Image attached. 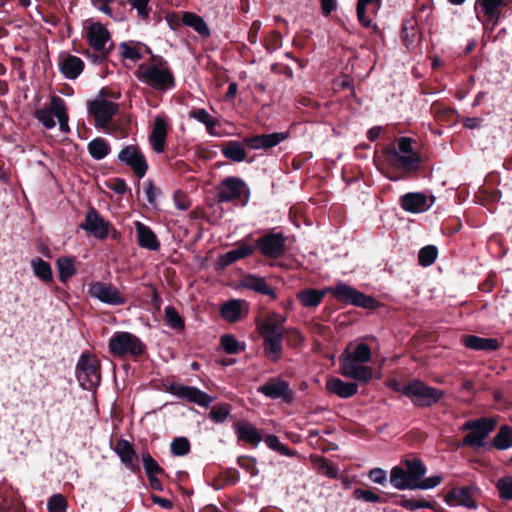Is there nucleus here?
<instances>
[{
  "label": "nucleus",
  "instance_id": "52",
  "mask_svg": "<svg viewBox=\"0 0 512 512\" xmlns=\"http://www.w3.org/2000/svg\"><path fill=\"white\" fill-rule=\"evenodd\" d=\"M353 497L356 500L364 501L367 503H382V498L369 489L356 488L353 491Z\"/></svg>",
  "mask_w": 512,
  "mask_h": 512
},
{
  "label": "nucleus",
  "instance_id": "44",
  "mask_svg": "<svg viewBox=\"0 0 512 512\" xmlns=\"http://www.w3.org/2000/svg\"><path fill=\"white\" fill-rule=\"evenodd\" d=\"M56 264L61 282L65 283L69 278L75 275L76 269L74 266V261L71 257H59Z\"/></svg>",
  "mask_w": 512,
  "mask_h": 512
},
{
  "label": "nucleus",
  "instance_id": "7",
  "mask_svg": "<svg viewBox=\"0 0 512 512\" xmlns=\"http://www.w3.org/2000/svg\"><path fill=\"white\" fill-rule=\"evenodd\" d=\"M327 290L338 302L366 309L378 307V301L374 297L365 295L342 281H338L333 287H327Z\"/></svg>",
  "mask_w": 512,
  "mask_h": 512
},
{
  "label": "nucleus",
  "instance_id": "15",
  "mask_svg": "<svg viewBox=\"0 0 512 512\" xmlns=\"http://www.w3.org/2000/svg\"><path fill=\"white\" fill-rule=\"evenodd\" d=\"M257 392L269 399H281L287 404L294 400V393L289 383L280 377L270 378L265 384L257 388Z\"/></svg>",
  "mask_w": 512,
  "mask_h": 512
},
{
  "label": "nucleus",
  "instance_id": "9",
  "mask_svg": "<svg viewBox=\"0 0 512 512\" xmlns=\"http://www.w3.org/2000/svg\"><path fill=\"white\" fill-rule=\"evenodd\" d=\"M76 376L80 385L87 390L96 388L101 381L99 365L88 355L82 354L76 366Z\"/></svg>",
  "mask_w": 512,
  "mask_h": 512
},
{
  "label": "nucleus",
  "instance_id": "33",
  "mask_svg": "<svg viewBox=\"0 0 512 512\" xmlns=\"http://www.w3.org/2000/svg\"><path fill=\"white\" fill-rule=\"evenodd\" d=\"M245 145L244 141L230 140L221 147V153L230 161L243 162L247 156Z\"/></svg>",
  "mask_w": 512,
  "mask_h": 512
},
{
  "label": "nucleus",
  "instance_id": "42",
  "mask_svg": "<svg viewBox=\"0 0 512 512\" xmlns=\"http://www.w3.org/2000/svg\"><path fill=\"white\" fill-rule=\"evenodd\" d=\"M395 504L409 511H415L418 509H434L433 503L430 501L408 498L405 495H400L399 500L395 501Z\"/></svg>",
  "mask_w": 512,
  "mask_h": 512
},
{
  "label": "nucleus",
  "instance_id": "19",
  "mask_svg": "<svg viewBox=\"0 0 512 512\" xmlns=\"http://www.w3.org/2000/svg\"><path fill=\"white\" fill-rule=\"evenodd\" d=\"M505 5L506 0H476L474 11L479 21H487L494 27L498 24L501 9Z\"/></svg>",
  "mask_w": 512,
  "mask_h": 512
},
{
  "label": "nucleus",
  "instance_id": "41",
  "mask_svg": "<svg viewBox=\"0 0 512 512\" xmlns=\"http://www.w3.org/2000/svg\"><path fill=\"white\" fill-rule=\"evenodd\" d=\"M53 109L59 121L60 130L64 133H68V113L65 101L61 97L53 96Z\"/></svg>",
  "mask_w": 512,
  "mask_h": 512
},
{
  "label": "nucleus",
  "instance_id": "58",
  "mask_svg": "<svg viewBox=\"0 0 512 512\" xmlns=\"http://www.w3.org/2000/svg\"><path fill=\"white\" fill-rule=\"evenodd\" d=\"M221 346L228 354H236L240 349L238 340L232 335H223L221 337Z\"/></svg>",
  "mask_w": 512,
  "mask_h": 512
},
{
  "label": "nucleus",
  "instance_id": "21",
  "mask_svg": "<svg viewBox=\"0 0 512 512\" xmlns=\"http://www.w3.org/2000/svg\"><path fill=\"white\" fill-rule=\"evenodd\" d=\"M289 137L288 132L259 134L244 139V143L252 150H268L276 147Z\"/></svg>",
  "mask_w": 512,
  "mask_h": 512
},
{
  "label": "nucleus",
  "instance_id": "51",
  "mask_svg": "<svg viewBox=\"0 0 512 512\" xmlns=\"http://www.w3.org/2000/svg\"><path fill=\"white\" fill-rule=\"evenodd\" d=\"M150 1L151 0H127L131 8L136 10L137 16L144 21L149 18L152 12Z\"/></svg>",
  "mask_w": 512,
  "mask_h": 512
},
{
  "label": "nucleus",
  "instance_id": "37",
  "mask_svg": "<svg viewBox=\"0 0 512 512\" xmlns=\"http://www.w3.org/2000/svg\"><path fill=\"white\" fill-rule=\"evenodd\" d=\"M381 7L380 0H358L356 13L359 22L366 28L372 25V20L366 16V11L377 12Z\"/></svg>",
  "mask_w": 512,
  "mask_h": 512
},
{
  "label": "nucleus",
  "instance_id": "12",
  "mask_svg": "<svg viewBox=\"0 0 512 512\" xmlns=\"http://www.w3.org/2000/svg\"><path fill=\"white\" fill-rule=\"evenodd\" d=\"M494 425V421L487 418H479L465 422L462 425L461 430L470 431V433L464 437L463 444L482 446L483 440L494 429Z\"/></svg>",
  "mask_w": 512,
  "mask_h": 512
},
{
  "label": "nucleus",
  "instance_id": "45",
  "mask_svg": "<svg viewBox=\"0 0 512 512\" xmlns=\"http://www.w3.org/2000/svg\"><path fill=\"white\" fill-rule=\"evenodd\" d=\"M493 445L498 450H506L512 447V429L507 425L501 426L494 436Z\"/></svg>",
  "mask_w": 512,
  "mask_h": 512
},
{
  "label": "nucleus",
  "instance_id": "5",
  "mask_svg": "<svg viewBox=\"0 0 512 512\" xmlns=\"http://www.w3.org/2000/svg\"><path fill=\"white\" fill-rule=\"evenodd\" d=\"M394 389L411 399L416 407H430L443 397L442 390L426 385L420 380H412L411 382Z\"/></svg>",
  "mask_w": 512,
  "mask_h": 512
},
{
  "label": "nucleus",
  "instance_id": "48",
  "mask_svg": "<svg viewBox=\"0 0 512 512\" xmlns=\"http://www.w3.org/2000/svg\"><path fill=\"white\" fill-rule=\"evenodd\" d=\"M232 408L229 404H220L214 406L209 412V418L216 424L224 423L229 417Z\"/></svg>",
  "mask_w": 512,
  "mask_h": 512
},
{
  "label": "nucleus",
  "instance_id": "26",
  "mask_svg": "<svg viewBox=\"0 0 512 512\" xmlns=\"http://www.w3.org/2000/svg\"><path fill=\"white\" fill-rule=\"evenodd\" d=\"M328 392L342 398L348 399L358 392V384L354 382H344L340 378L332 377L326 381Z\"/></svg>",
  "mask_w": 512,
  "mask_h": 512
},
{
  "label": "nucleus",
  "instance_id": "8",
  "mask_svg": "<svg viewBox=\"0 0 512 512\" xmlns=\"http://www.w3.org/2000/svg\"><path fill=\"white\" fill-rule=\"evenodd\" d=\"M108 347L110 352L118 357H137L142 355L145 350V345L139 337L125 331L113 333L109 339Z\"/></svg>",
  "mask_w": 512,
  "mask_h": 512
},
{
  "label": "nucleus",
  "instance_id": "13",
  "mask_svg": "<svg viewBox=\"0 0 512 512\" xmlns=\"http://www.w3.org/2000/svg\"><path fill=\"white\" fill-rule=\"evenodd\" d=\"M117 159L120 163L130 167L139 179L146 175L148 170V163L143 152L138 146H125L118 153Z\"/></svg>",
  "mask_w": 512,
  "mask_h": 512
},
{
  "label": "nucleus",
  "instance_id": "47",
  "mask_svg": "<svg viewBox=\"0 0 512 512\" xmlns=\"http://www.w3.org/2000/svg\"><path fill=\"white\" fill-rule=\"evenodd\" d=\"M164 312L167 326L174 330H182L184 328V320L174 307L166 306Z\"/></svg>",
  "mask_w": 512,
  "mask_h": 512
},
{
  "label": "nucleus",
  "instance_id": "57",
  "mask_svg": "<svg viewBox=\"0 0 512 512\" xmlns=\"http://www.w3.org/2000/svg\"><path fill=\"white\" fill-rule=\"evenodd\" d=\"M120 49H121V55L123 58L130 59L134 62H136L142 58V54L140 53L137 46L130 45L126 42H123L120 45Z\"/></svg>",
  "mask_w": 512,
  "mask_h": 512
},
{
  "label": "nucleus",
  "instance_id": "29",
  "mask_svg": "<svg viewBox=\"0 0 512 512\" xmlns=\"http://www.w3.org/2000/svg\"><path fill=\"white\" fill-rule=\"evenodd\" d=\"M241 286L274 299L277 297L275 290L267 284L263 277L252 274L247 275L242 280Z\"/></svg>",
  "mask_w": 512,
  "mask_h": 512
},
{
  "label": "nucleus",
  "instance_id": "4",
  "mask_svg": "<svg viewBox=\"0 0 512 512\" xmlns=\"http://www.w3.org/2000/svg\"><path fill=\"white\" fill-rule=\"evenodd\" d=\"M398 147H390L386 150L389 164L405 171H416L421 163L420 156L413 151L412 139L401 137L397 140Z\"/></svg>",
  "mask_w": 512,
  "mask_h": 512
},
{
  "label": "nucleus",
  "instance_id": "64",
  "mask_svg": "<svg viewBox=\"0 0 512 512\" xmlns=\"http://www.w3.org/2000/svg\"><path fill=\"white\" fill-rule=\"evenodd\" d=\"M92 5L95 9L103 12L110 18L117 20V18L113 15L112 9L109 6V0H91Z\"/></svg>",
  "mask_w": 512,
  "mask_h": 512
},
{
  "label": "nucleus",
  "instance_id": "25",
  "mask_svg": "<svg viewBox=\"0 0 512 512\" xmlns=\"http://www.w3.org/2000/svg\"><path fill=\"white\" fill-rule=\"evenodd\" d=\"M167 128L168 126L166 120L160 115L155 116L149 141L152 146V149L156 153L164 152L166 145Z\"/></svg>",
  "mask_w": 512,
  "mask_h": 512
},
{
  "label": "nucleus",
  "instance_id": "14",
  "mask_svg": "<svg viewBox=\"0 0 512 512\" xmlns=\"http://www.w3.org/2000/svg\"><path fill=\"white\" fill-rule=\"evenodd\" d=\"M80 228L100 240L107 238L111 229L113 230L112 237L116 239L118 236L117 231L112 228V225L105 221L93 207L87 211L85 220L80 224Z\"/></svg>",
  "mask_w": 512,
  "mask_h": 512
},
{
  "label": "nucleus",
  "instance_id": "20",
  "mask_svg": "<svg viewBox=\"0 0 512 512\" xmlns=\"http://www.w3.org/2000/svg\"><path fill=\"white\" fill-rule=\"evenodd\" d=\"M89 294L91 297L107 305L116 306L125 303V299L120 294L119 290L108 283L95 282L91 284Z\"/></svg>",
  "mask_w": 512,
  "mask_h": 512
},
{
  "label": "nucleus",
  "instance_id": "30",
  "mask_svg": "<svg viewBox=\"0 0 512 512\" xmlns=\"http://www.w3.org/2000/svg\"><path fill=\"white\" fill-rule=\"evenodd\" d=\"M462 342L467 349L475 351H495L499 348V343L493 338H482L476 335H466Z\"/></svg>",
  "mask_w": 512,
  "mask_h": 512
},
{
  "label": "nucleus",
  "instance_id": "54",
  "mask_svg": "<svg viewBox=\"0 0 512 512\" xmlns=\"http://www.w3.org/2000/svg\"><path fill=\"white\" fill-rule=\"evenodd\" d=\"M264 441L270 449L279 452L281 455H283V456L291 455L290 449L286 445L281 443L278 436L272 435V434L268 435Z\"/></svg>",
  "mask_w": 512,
  "mask_h": 512
},
{
  "label": "nucleus",
  "instance_id": "40",
  "mask_svg": "<svg viewBox=\"0 0 512 512\" xmlns=\"http://www.w3.org/2000/svg\"><path fill=\"white\" fill-rule=\"evenodd\" d=\"M182 22L184 25L193 28L198 34L202 36L210 35L209 28L204 19L192 12L184 13Z\"/></svg>",
  "mask_w": 512,
  "mask_h": 512
},
{
  "label": "nucleus",
  "instance_id": "10",
  "mask_svg": "<svg viewBox=\"0 0 512 512\" xmlns=\"http://www.w3.org/2000/svg\"><path fill=\"white\" fill-rule=\"evenodd\" d=\"M480 495V490L474 485L454 487L447 492L444 501L450 507H465L468 509H477L476 498Z\"/></svg>",
  "mask_w": 512,
  "mask_h": 512
},
{
  "label": "nucleus",
  "instance_id": "60",
  "mask_svg": "<svg viewBox=\"0 0 512 512\" xmlns=\"http://www.w3.org/2000/svg\"><path fill=\"white\" fill-rule=\"evenodd\" d=\"M442 482L440 475H433L426 478H422L416 485L414 490H429L437 487Z\"/></svg>",
  "mask_w": 512,
  "mask_h": 512
},
{
  "label": "nucleus",
  "instance_id": "43",
  "mask_svg": "<svg viewBox=\"0 0 512 512\" xmlns=\"http://www.w3.org/2000/svg\"><path fill=\"white\" fill-rule=\"evenodd\" d=\"M36 119L46 128L53 129L56 126V113L53 109V97H51L48 108L38 109L35 112Z\"/></svg>",
  "mask_w": 512,
  "mask_h": 512
},
{
  "label": "nucleus",
  "instance_id": "32",
  "mask_svg": "<svg viewBox=\"0 0 512 512\" xmlns=\"http://www.w3.org/2000/svg\"><path fill=\"white\" fill-rule=\"evenodd\" d=\"M234 429L239 440L252 444L257 447L262 441V437L257 429L249 422H237Z\"/></svg>",
  "mask_w": 512,
  "mask_h": 512
},
{
  "label": "nucleus",
  "instance_id": "23",
  "mask_svg": "<svg viewBox=\"0 0 512 512\" xmlns=\"http://www.w3.org/2000/svg\"><path fill=\"white\" fill-rule=\"evenodd\" d=\"M249 304L242 299H230L225 302L220 309L223 319L230 323H235L247 316Z\"/></svg>",
  "mask_w": 512,
  "mask_h": 512
},
{
  "label": "nucleus",
  "instance_id": "62",
  "mask_svg": "<svg viewBox=\"0 0 512 512\" xmlns=\"http://www.w3.org/2000/svg\"><path fill=\"white\" fill-rule=\"evenodd\" d=\"M285 336H286L287 344L292 347H296L304 342L303 335L300 333L299 330H297L295 328L286 329Z\"/></svg>",
  "mask_w": 512,
  "mask_h": 512
},
{
  "label": "nucleus",
  "instance_id": "39",
  "mask_svg": "<svg viewBox=\"0 0 512 512\" xmlns=\"http://www.w3.org/2000/svg\"><path fill=\"white\" fill-rule=\"evenodd\" d=\"M404 465L414 485H416L427 472L426 466L419 458L406 459Z\"/></svg>",
  "mask_w": 512,
  "mask_h": 512
},
{
  "label": "nucleus",
  "instance_id": "49",
  "mask_svg": "<svg viewBox=\"0 0 512 512\" xmlns=\"http://www.w3.org/2000/svg\"><path fill=\"white\" fill-rule=\"evenodd\" d=\"M438 255L437 247L434 245H427L420 249L418 260L421 266L428 267L432 265Z\"/></svg>",
  "mask_w": 512,
  "mask_h": 512
},
{
  "label": "nucleus",
  "instance_id": "56",
  "mask_svg": "<svg viewBox=\"0 0 512 512\" xmlns=\"http://www.w3.org/2000/svg\"><path fill=\"white\" fill-rule=\"evenodd\" d=\"M142 462L147 476L163 472V469L159 466L156 460H154L149 453L142 454Z\"/></svg>",
  "mask_w": 512,
  "mask_h": 512
},
{
  "label": "nucleus",
  "instance_id": "6",
  "mask_svg": "<svg viewBox=\"0 0 512 512\" xmlns=\"http://www.w3.org/2000/svg\"><path fill=\"white\" fill-rule=\"evenodd\" d=\"M215 196L220 203L241 201L242 206H245L250 198V189L241 178L229 176L217 185Z\"/></svg>",
  "mask_w": 512,
  "mask_h": 512
},
{
  "label": "nucleus",
  "instance_id": "17",
  "mask_svg": "<svg viewBox=\"0 0 512 512\" xmlns=\"http://www.w3.org/2000/svg\"><path fill=\"white\" fill-rule=\"evenodd\" d=\"M434 203L435 196L433 194L426 195L422 192H408L399 199L400 207L412 214L426 212Z\"/></svg>",
  "mask_w": 512,
  "mask_h": 512
},
{
  "label": "nucleus",
  "instance_id": "36",
  "mask_svg": "<svg viewBox=\"0 0 512 512\" xmlns=\"http://www.w3.org/2000/svg\"><path fill=\"white\" fill-rule=\"evenodd\" d=\"M115 453L119 456L121 459V462L126 465L128 468L134 470V460L136 458V453L134 450L133 445L124 439L119 440L116 443V446L114 448Z\"/></svg>",
  "mask_w": 512,
  "mask_h": 512
},
{
  "label": "nucleus",
  "instance_id": "27",
  "mask_svg": "<svg viewBox=\"0 0 512 512\" xmlns=\"http://www.w3.org/2000/svg\"><path fill=\"white\" fill-rule=\"evenodd\" d=\"M254 251L255 247L253 245L241 243L236 248L220 255L217 261V266L223 269L234 262L251 255Z\"/></svg>",
  "mask_w": 512,
  "mask_h": 512
},
{
  "label": "nucleus",
  "instance_id": "38",
  "mask_svg": "<svg viewBox=\"0 0 512 512\" xmlns=\"http://www.w3.org/2000/svg\"><path fill=\"white\" fill-rule=\"evenodd\" d=\"M189 118L194 119L200 123H202L206 131L211 136H218L219 133L216 132L215 128L217 125V120L214 119L209 112L204 108L193 109L189 112Z\"/></svg>",
  "mask_w": 512,
  "mask_h": 512
},
{
  "label": "nucleus",
  "instance_id": "61",
  "mask_svg": "<svg viewBox=\"0 0 512 512\" xmlns=\"http://www.w3.org/2000/svg\"><path fill=\"white\" fill-rule=\"evenodd\" d=\"M144 193L149 204L155 206L156 200L161 194V190L156 187L151 180H147L144 183Z\"/></svg>",
  "mask_w": 512,
  "mask_h": 512
},
{
  "label": "nucleus",
  "instance_id": "53",
  "mask_svg": "<svg viewBox=\"0 0 512 512\" xmlns=\"http://www.w3.org/2000/svg\"><path fill=\"white\" fill-rule=\"evenodd\" d=\"M67 500L62 494L52 495L47 502L49 512H64L67 509Z\"/></svg>",
  "mask_w": 512,
  "mask_h": 512
},
{
  "label": "nucleus",
  "instance_id": "50",
  "mask_svg": "<svg viewBox=\"0 0 512 512\" xmlns=\"http://www.w3.org/2000/svg\"><path fill=\"white\" fill-rule=\"evenodd\" d=\"M495 486L501 500H512V476H504L498 479Z\"/></svg>",
  "mask_w": 512,
  "mask_h": 512
},
{
  "label": "nucleus",
  "instance_id": "16",
  "mask_svg": "<svg viewBox=\"0 0 512 512\" xmlns=\"http://www.w3.org/2000/svg\"><path fill=\"white\" fill-rule=\"evenodd\" d=\"M88 113L94 118L95 126L98 128H106L108 122L112 119L118 110V105L112 101L97 97L88 102Z\"/></svg>",
  "mask_w": 512,
  "mask_h": 512
},
{
  "label": "nucleus",
  "instance_id": "11",
  "mask_svg": "<svg viewBox=\"0 0 512 512\" xmlns=\"http://www.w3.org/2000/svg\"><path fill=\"white\" fill-rule=\"evenodd\" d=\"M167 392L179 399H185L188 402L194 403L204 408H208L214 400L212 396L198 389L197 387L188 386L177 382L171 383L167 387Z\"/></svg>",
  "mask_w": 512,
  "mask_h": 512
},
{
  "label": "nucleus",
  "instance_id": "2",
  "mask_svg": "<svg viewBox=\"0 0 512 512\" xmlns=\"http://www.w3.org/2000/svg\"><path fill=\"white\" fill-rule=\"evenodd\" d=\"M371 360V349L365 343L357 344L352 351H346L339 358L341 374L358 382L368 383L373 377V370L365 366Z\"/></svg>",
  "mask_w": 512,
  "mask_h": 512
},
{
  "label": "nucleus",
  "instance_id": "34",
  "mask_svg": "<svg viewBox=\"0 0 512 512\" xmlns=\"http://www.w3.org/2000/svg\"><path fill=\"white\" fill-rule=\"evenodd\" d=\"M30 266L36 278L44 284H50L53 281V271L50 263L41 257L32 258Z\"/></svg>",
  "mask_w": 512,
  "mask_h": 512
},
{
  "label": "nucleus",
  "instance_id": "22",
  "mask_svg": "<svg viewBox=\"0 0 512 512\" xmlns=\"http://www.w3.org/2000/svg\"><path fill=\"white\" fill-rule=\"evenodd\" d=\"M87 40L94 51L112 49L111 36L108 29L101 23L91 24L87 30Z\"/></svg>",
  "mask_w": 512,
  "mask_h": 512
},
{
  "label": "nucleus",
  "instance_id": "24",
  "mask_svg": "<svg viewBox=\"0 0 512 512\" xmlns=\"http://www.w3.org/2000/svg\"><path fill=\"white\" fill-rule=\"evenodd\" d=\"M58 67L66 79L74 80L82 73L84 62L77 56L61 54L58 60Z\"/></svg>",
  "mask_w": 512,
  "mask_h": 512
},
{
  "label": "nucleus",
  "instance_id": "3",
  "mask_svg": "<svg viewBox=\"0 0 512 512\" xmlns=\"http://www.w3.org/2000/svg\"><path fill=\"white\" fill-rule=\"evenodd\" d=\"M285 322L286 317L278 313H271L258 324L259 332L263 338L264 354L272 362L279 360L283 352L282 343L286 333Z\"/></svg>",
  "mask_w": 512,
  "mask_h": 512
},
{
  "label": "nucleus",
  "instance_id": "46",
  "mask_svg": "<svg viewBox=\"0 0 512 512\" xmlns=\"http://www.w3.org/2000/svg\"><path fill=\"white\" fill-rule=\"evenodd\" d=\"M109 150V146L103 138H95L88 144L89 154L95 160L105 158L108 155Z\"/></svg>",
  "mask_w": 512,
  "mask_h": 512
},
{
  "label": "nucleus",
  "instance_id": "59",
  "mask_svg": "<svg viewBox=\"0 0 512 512\" xmlns=\"http://www.w3.org/2000/svg\"><path fill=\"white\" fill-rule=\"evenodd\" d=\"M238 465L244 469L251 477H255L259 474V470L257 468V462L255 458L252 457H239Z\"/></svg>",
  "mask_w": 512,
  "mask_h": 512
},
{
  "label": "nucleus",
  "instance_id": "31",
  "mask_svg": "<svg viewBox=\"0 0 512 512\" xmlns=\"http://www.w3.org/2000/svg\"><path fill=\"white\" fill-rule=\"evenodd\" d=\"M328 293L327 287L324 289L306 288L300 290L296 297L302 306L306 308H315L322 302L325 295Z\"/></svg>",
  "mask_w": 512,
  "mask_h": 512
},
{
  "label": "nucleus",
  "instance_id": "63",
  "mask_svg": "<svg viewBox=\"0 0 512 512\" xmlns=\"http://www.w3.org/2000/svg\"><path fill=\"white\" fill-rule=\"evenodd\" d=\"M369 479L379 485H385L387 482V472L382 468H373L369 471Z\"/></svg>",
  "mask_w": 512,
  "mask_h": 512
},
{
  "label": "nucleus",
  "instance_id": "1",
  "mask_svg": "<svg viewBox=\"0 0 512 512\" xmlns=\"http://www.w3.org/2000/svg\"><path fill=\"white\" fill-rule=\"evenodd\" d=\"M145 50L151 57L147 62L138 65L135 70L136 78L156 91L166 92L173 89L175 76L167 60L160 55L153 54L147 46H145Z\"/></svg>",
  "mask_w": 512,
  "mask_h": 512
},
{
  "label": "nucleus",
  "instance_id": "55",
  "mask_svg": "<svg viewBox=\"0 0 512 512\" xmlns=\"http://www.w3.org/2000/svg\"><path fill=\"white\" fill-rule=\"evenodd\" d=\"M171 451L176 456H184L190 451V443L185 437H177L171 442Z\"/></svg>",
  "mask_w": 512,
  "mask_h": 512
},
{
  "label": "nucleus",
  "instance_id": "28",
  "mask_svg": "<svg viewBox=\"0 0 512 512\" xmlns=\"http://www.w3.org/2000/svg\"><path fill=\"white\" fill-rule=\"evenodd\" d=\"M135 229L137 233L138 245L141 248H145L151 251H157L159 249L160 243L156 237V234L151 230L150 227L140 221H136Z\"/></svg>",
  "mask_w": 512,
  "mask_h": 512
},
{
  "label": "nucleus",
  "instance_id": "18",
  "mask_svg": "<svg viewBox=\"0 0 512 512\" xmlns=\"http://www.w3.org/2000/svg\"><path fill=\"white\" fill-rule=\"evenodd\" d=\"M257 248L265 257L277 259L285 251V237L282 233H269L256 240Z\"/></svg>",
  "mask_w": 512,
  "mask_h": 512
},
{
  "label": "nucleus",
  "instance_id": "35",
  "mask_svg": "<svg viewBox=\"0 0 512 512\" xmlns=\"http://www.w3.org/2000/svg\"><path fill=\"white\" fill-rule=\"evenodd\" d=\"M390 483L398 490H414V484L411 481L406 468L394 466L390 471Z\"/></svg>",
  "mask_w": 512,
  "mask_h": 512
}]
</instances>
